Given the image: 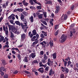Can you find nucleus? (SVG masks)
Returning <instances> with one entry per match:
<instances>
[{"mask_svg": "<svg viewBox=\"0 0 78 78\" xmlns=\"http://www.w3.org/2000/svg\"><path fill=\"white\" fill-rule=\"evenodd\" d=\"M24 10V9H17L18 11H19V12H23Z\"/></svg>", "mask_w": 78, "mask_h": 78, "instance_id": "nucleus-26", "label": "nucleus"}, {"mask_svg": "<svg viewBox=\"0 0 78 78\" xmlns=\"http://www.w3.org/2000/svg\"><path fill=\"white\" fill-rule=\"evenodd\" d=\"M55 73L54 71H53V69L52 68H51V70L49 71V76H51V75H54Z\"/></svg>", "mask_w": 78, "mask_h": 78, "instance_id": "nucleus-6", "label": "nucleus"}, {"mask_svg": "<svg viewBox=\"0 0 78 78\" xmlns=\"http://www.w3.org/2000/svg\"><path fill=\"white\" fill-rule=\"evenodd\" d=\"M14 16V14H12L8 18V19H11V18H12V16Z\"/></svg>", "mask_w": 78, "mask_h": 78, "instance_id": "nucleus-37", "label": "nucleus"}, {"mask_svg": "<svg viewBox=\"0 0 78 78\" xmlns=\"http://www.w3.org/2000/svg\"><path fill=\"white\" fill-rule=\"evenodd\" d=\"M32 33L33 34V36H35V35L37 34V32H36V30H34L32 31Z\"/></svg>", "mask_w": 78, "mask_h": 78, "instance_id": "nucleus-16", "label": "nucleus"}, {"mask_svg": "<svg viewBox=\"0 0 78 78\" xmlns=\"http://www.w3.org/2000/svg\"><path fill=\"white\" fill-rule=\"evenodd\" d=\"M65 77V76H64V74H62L60 75V78H64Z\"/></svg>", "mask_w": 78, "mask_h": 78, "instance_id": "nucleus-48", "label": "nucleus"}, {"mask_svg": "<svg viewBox=\"0 0 78 78\" xmlns=\"http://www.w3.org/2000/svg\"><path fill=\"white\" fill-rule=\"evenodd\" d=\"M9 45L8 44H6L5 45V46H4V48H5L6 47V48H9Z\"/></svg>", "mask_w": 78, "mask_h": 78, "instance_id": "nucleus-63", "label": "nucleus"}, {"mask_svg": "<svg viewBox=\"0 0 78 78\" xmlns=\"http://www.w3.org/2000/svg\"><path fill=\"white\" fill-rule=\"evenodd\" d=\"M3 18H4V15L2 14L1 17L0 18V22H1L2 21V20L3 19Z\"/></svg>", "mask_w": 78, "mask_h": 78, "instance_id": "nucleus-27", "label": "nucleus"}, {"mask_svg": "<svg viewBox=\"0 0 78 78\" xmlns=\"http://www.w3.org/2000/svg\"><path fill=\"white\" fill-rule=\"evenodd\" d=\"M22 14H24V15H27V12L25 11H23L22 12Z\"/></svg>", "mask_w": 78, "mask_h": 78, "instance_id": "nucleus-61", "label": "nucleus"}, {"mask_svg": "<svg viewBox=\"0 0 78 78\" xmlns=\"http://www.w3.org/2000/svg\"><path fill=\"white\" fill-rule=\"evenodd\" d=\"M1 69L4 72H6V69H5V68L3 67H1Z\"/></svg>", "mask_w": 78, "mask_h": 78, "instance_id": "nucleus-31", "label": "nucleus"}, {"mask_svg": "<svg viewBox=\"0 0 78 78\" xmlns=\"http://www.w3.org/2000/svg\"><path fill=\"white\" fill-rule=\"evenodd\" d=\"M21 17H20V19L21 20H23V19H24V15H23L22 14H21Z\"/></svg>", "mask_w": 78, "mask_h": 78, "instance_id": "nucleus-29", "label": "nucleus"}, {"mask_svg": "<svg viewBox=\"0 0 78 78\" xmlns=\"http://www.w3.org/2000/svg\"><path fill=\"white\" fill-rule=\"evenodd\" d=\"M9 24V22L5 23V26H7L9 27V30L10 31H11L12 32H14L15 31V30H16V28L15 26H13V25H10Z\"/></svg>", "mask_w": 78, "mask_h": 78, "instance_id": "nucleus-1", "label": "nucleus"}, {"mask_svg": "<svg viewBox=\"0 0 78 78\" xmlns=\"http://www.w3.org/2000/svg\"><path fill=\"white\" fill-rule=\"evenodd\" d=\"M15 23L16 25H19V26H20V25H21V24L19 21H16L15 22Z\"/></svg>", "mask_w": 78, "mask_h": 78, "instance_id": "nucleus-15", "label": "nucleus"}, {"mask_svg": "<svg viewBox=\"0 0 78 78\" xmlns=\"http://www.w3.org/2000/svg\"><path fill=\"white\" fill-rule=\"evenodd\" d=\"M34 72L35 75H36V76L39 75V74H38V73L36 71H34Z\"/></svg>", "mask_w": 78, "mask_h": 78, "instance_id": "nucleus-57", "label": "nucleus"}, {"mask_svg": "<svg viewBox=\"0 0 78 78\" xmlns=\"http://www.w3.org/2000/svg\"><path fill=\"white\" fill-rule=\"evenodd\" d=\"M68 62V65H67V66H69L70 64H72V62L71 61H68L67 62Z\"/></svg>", "mask_w": 78, "mask_h": 78, "instance_id": "nucleus-49", "label": "nucleus"}, {"mask_svg": "<svg viewBox=\"0 0 78 78\" xmlns=\"http://www.w3.org/2000/svg\"><path fill=\"white\" fill-rule=\"evenodd\" d=\"M8 41V38H7V37H6L5 39L4 38L3 41V42L5 43L6 41Z\"/></svg>", "mask_w": 78, "mask_h": 78, "instance_id": "nucleus-25", "label": "nucleus"}, {"mask_svg": "<svg viewBox=\"0 0 78 78\" xmlns=\"http://www.w3.org/2000/svg\"><path fill=\"white\" fill-rule=\"evenodd\" d=\"M74 8H75V5H72L71 7V9L73 11L74 9Z\"/></svg>", "mask_w": 78, "mask_h": 78, "instance_id": "nucleus-46", "label": "nucleus"}, {"mask_svg": "<svg viewBox=\"0 0 78 78\" xmlns=\"http://www.w3.org/2000/svg\"><path fill=\"white\" fill-rule=\"evenodd\" d=\"M61 7H60V6H58L57 7H56V9H57V10H58V11H59L60 9V8Z\"/></svg>", "mask_w": 78, "mask_h": 78, "instance_id": "nucleus-50", "label": "nucleus"}, {"mask_svg": "<svg viewBox=\"0 0 78 78\" xmlns=\"http://www.w3.org/2000/svg\"><path fill=\"white\" fill-rule=\"evenodd\" d=\"M44 16L45 18H46V17H47V13L46 12L44 13Z\"/></svg>", "mask_w": 78, "mask_h": 78, "instance_id": "nucleus-62", "label": "nucleus"}, {"mask_svg": "<svg viewBox=\"0 0 78 78\" xmlns=\"http://www.w3.org/2000/svg\"><path fill=\"white\" fill-rule=\"evenodd\" d=\"M17 57L19 60H21V55L20 54L18 55Z\"/></svg>", "mask_w": 78, "mask_h": 78, "instance_id": "nucleus-35", "label": "nucleus"}, {"mask_svg": "<svg viewBox=\"0 0 78 78\" xmlns=\"http://www.w3.org/2000/svg\"><path fill=\"white\" fill-rule=\"evenodd\" d=\"M0 42H2V41H3L4 39V37H3V36H2V35H1L0 36Z\"/></svg>", "mask_w": 78, "mask_h": 78, "instance_id": "nucleus-20", "label": "nucleus"}, {"mask_svg": "<svg viewBox=\"0 0 78 78\" xmlns=\"http://www.w3.org/2000/svg\"><path fill=\"white\" fill-rule=\"evenodd\" d=\"M23 61L25 62H28V57H25L23 60Z\"/></svg>", "mask_w": 78, "mask_h": 78, "instance_id": "nucleus-12", "label": "nucleus"}, {"mask_svg": "<svg viewBox=\"0 0 78 78\" xmlns=\"http://www.w3.org/2000/svg\"><path fill=\"white\" fill-rule=\"evenodd\" d=\"M21 26L22 29H25V26L22 23H21Z\"/></svg>", "mask_w": 78, "mask_h": 78, "instance_id": "nucleus-47", "label": "nucleus"}, {"mask_svg": "<svg viewBox=\"0 0 78 78\" xmlns=\"http://www.w3.org/2000/svg\"><path fill=\"white\" fill-rule=\"evenodd\" d=\"M49 69H50V67L49 66H47L45 68V70L46 71H48L49 70Z\"/></svg>", "mask_w": 78, "mask_h": 78, "instance_id": "nucleus-36", "label": "nucleus"}, {"mask_svg": "<svg viewBox=\"0 0 78 78\" xmlns=\"http://www.w3.org/2000/svg\"><path fill=\"white\" fill-rule=\"evenodd\" d=\"M52 56H53V59H56V53H54L52 55Z\"/></svg>", "mask_w": 78, "mask_h": 78, "instance_id": "nucleus-23", "label": "nucleus"}, {"mask_svg": "<svg viewBox=\"0 0 78 78\" xmlns=\"http://www.w3.org/2000/svg\"><path fill=\"white\" fill-rule=\"evenodd\" d=\"M28 3L26 2H25L24 4H23V5H24V6H28Z\"/></svg>", "mask_w": 78, "mask_h": 78, "instance_id": "nucleus-55", "label": "nucleus"}, {"mask_svg": "<svg viewBox=\"0 0 78 78\" xmlns=\"http://www.w3.org/2000/svg\"><path fill=\"white\" fill-rule=\"evenodd\" d=\"M62 60H63V62L64 63V66H65V67H66V66H67V61L64 60V59H63Z\"/></svg>", "mask_w": 78, "mask_h": 78, "instance_id": "nucleus-17", "label": "nucleus"}, {"mask_svg": "<svg viewBox=\"0 0 78 78\" xmlns=\"http://www.w3.org/2000/svg\"><path fill=\"white\" fill-rule=\"evenodd\" d=\"M61 69L62 70V71H63V72H65V73L66 74H67L69 72V69L66 67H63L62 66L61 67Z\"/></svg>", "mask_w": 78, "mask_h": 78, "instance_id": "nucleus-2", "label": "nucleus"}, {"mask_svg": "<svg viewBox=\"0 0 78 78\" xmlns=\"http://www.w3.org/2000/svg\"><path fill=\"white\" fill-rule=\"evenodd\" d=\"M34 19V17H33V16H31L30 18H29V20H30V21L31 22H33V20Z\"/></svg>", "mask_w": 78, "mask_h": 78, "instance_id": "nucleus-19", "label": "nucleus"}, {"mask_svg": "<svg viewBox=\"0 0 78 78\" xmlns=\"http://www.w3.org/2000/svg\"><path fill=\"white\" fill-rule=\"evenodd\" d=\"M12 50H16L17 51H19V49L17 48H12Z\"/></svg>", "mask_w": 78, "mask_h": 78, "instance_id": "nucleus-38", "label": "nucleus"}, {"mask_svg": "<svg viewBox=\"0 0 78 78\" xmlns=\"http://www.w3.org/2000/svg\"><path fill=\"white\" fill-rule=\"evenodd\" d=\"M72 32L73 33V34H75V33H76V30H75V29L74 28L72 29Z\"/></svg>", "mask_w": 78, "mask_h": 78, "instance_id": "nucleus-44", "label": "nucleus"}, {"mask_svg": "<svg viewBox=\"0 0 78 78\" xmlns=\"http://www.w3.org/2000/svg\"><path fill=\"white\" fill-rule=\"evenodd\" d=\"M5 63H6V61L5 60H3L2 61V63L3 65H5Z\"/></svg>", "mask_w": 78, "mask_h": 78, "instance_id": "nucleus-56", "label": "nucleus"}, {"mask_svg": "<svg viewBox=\"0 0 78 78\" xmlns=\"http://www.w3.org/2000/svg\"><path fill=\"white\" fill-rule=\"evenodd\" d=\"M66 39H67V36H65L64 34L62 35L61 37V39H62L61 41V43H63L66 40Z\"/></svg>", "mask_w": 78, "mask_h": 78, "instance_id": "nucleus-3", "label": "nucleus"}, {"mask_svg": "<svg viewBox=\"0 0 78 78\" xmlns=\"http://www.w3.org/2000/svg\"><path fill=\"white\" fill-rule=\"evenodd\" d=\"M39 62H38V61L37 60H34L33 62H32V64L33 65H34V64H38Z\"/></svg>", "mask_w": 78, "mask_h": 78, "instance_id": "nucleus-11", "label": "nucleus"}, {"mask_svg": "<svg viewBox=\"0 0 78 78\" xmlns=\"http://www.w3.org/2000/svg\"><path fill=\"white\" fill-rule=\"evenodd\" d=\"M50 47H51L53 45V41H50L49 42Z\"/></svg>", "mask_w": 78, "mask_h": 78, "instance_id": "nucleus-21", "label": "nucleus"}, {"mask_svg": "<svg viewBox=\"0 0 78 78\" xmlns=\"http://www.w3.org/2000/svg\"><path fill=\"white\" fill-rule=\"evenodd\" d=\"M46 43L45 41H43L42 42H41L40 43V45H41L43 47H45V45H46Z\"/></svg>", "mask_w": 78, "mask_h": 78, "instance_id": "nucleus-7", "label": "nucleus"}, {"mask_svg": "<svg viewBox=\"0 0 78 78\" xmlns=\"http://www.w3.org/2000/svg\"><path fill=\"white\" fill-rule=\"evenodd\" d=\"M59 28V25H55L54 29L55 30H57Z\"/></svg>", "mask_w": 78, "mask_h": 78, "instance_id": "nucleus-30", "label": "nucleus"}, {"mask_svg": "<svg viewBox=\"0 0 78 78\" xmlns=\"http://www.w3.org/2000/svg\"><path fill=\"white\" fill-rule=\"evenodd\" d=\"M43 68V67H41L40 68H39L38 70L40 72V73H44V71Z\"/></svg>", "mask_w": 78, "mask_h": 78, "instance_id": "nucleus-9", "label": "nucleus"}, {"mask_svg": "<svg viewBox=\"0 0 78 78\" xmlns=\"http://www.w3.org/2000/svg\"><path fill=\"white\" fill-rule=\"evenodd\" d=\"M67 15L66 14H65L64 16V20H67Z\"/></svg>", "mask_w": 78, "mask_h": 78, "instance_id": "nucleus-34", "label": "nucleus"}, {"mask_svg": "<svg viewBox=\"0 0 78 78\" xmlns=\"http://www.w3.org/2000/svg\"><path fill=\"white\" fill-rule=\"evenodd\" d=\"M3 30L5 32V34L7 35L8 34V26H6L5 27V26H3Z\"/></svg>", "mask_w": 78, "mask_h": 78, "instance_id": "nucleus-4", "label": "nucleus"}, {"mask_svg": "<svg viewBox=\"0 0 78 78\" xmlns=\"http://www.w3.org/2000/svg\"><path fill=\"white\" fill-rule=\"evenodd\" d=\"M8 78V75H7V74L4 75V78Z\"/></svg>", "mask_w": 78, "mask_h": 78, "instance_id": "nucleus-64", "label": "nucleus"}, {"mask_svg": "<svg viewBox=\"0 0 78 78\" xmlns=\"http://www.w3.org/2000/svg\"><path fill=\"white\" fill-rule=\"evenodd\" d=\"M46 5H52V1H51L48 0L45 2Z\"/></svg>", "mask_w": 78, "mask_h": 78, "instance_id": "nucleus-10", "label": "nucleus"}, {"mask_svg": "<svg viewBox=\"0 0 78 78\" xmlns=\"http://www.w3.org/2000/svg\"><path fill=\"white\" fill-rule=\"evenodd\" d=\"M38 42H39V40H37L35 42H33V43H32V45H34L35 44H37Z\"/></svg>", "mask_w": 78, "mask_h": 78, "instance_id": "nucleus-28", "label": "nucleus"}, {"mask_svg": "<svg viewBox=\"0 0 78 78\" xmlns=\"http://www.w3.org/2000/svg\"><path fill=\"white\" fill-rule=\"evenodd\" d=\"M36 53L35 52L32 53L30 54V56H31L32 58H34L35 57H36Z\"/></svg>", "mask_w": 78, "mask_h": 78, "instance_id": "nucleus-8", "label": "nucleus"}, {"mask_svg": "<svg viewBox=\"0 0 78 78\" xmlns=\"http://www.w3.org/2000/svg\"><path fill=\"white\" fill-rule=\"evenodd\" d=\"M28 36H30V38H32L33 36V33L31 34V32H29L28 33Z\"/></svg>", "mask_w": 78, "mask_h": 78, "instance_id": "nucleus-14", "label": "nucleus"}, {"mask_svg": "<svg viewBox=\"0 0 78 78\" xmlns=\"http://www.w3.org/2000/svg\"><path fill=\"white\" fill-rule=\"evenodd\" d=\"M40 37L41 38H44L45 37V36H44V34H41V35H40Z\"/></svg>", "mask_w": 78, "mask_h": 78, "instance_id": "nucleus-52", "label": "nucleus"}, {"mask_svg": "<svg viewBox=\"0 0 78 78\" xmlns=\"http://www.w3.org/2000/svg\"><path fill=\"white\" fill-rule=\"evenodd\" d=\"M29 3H30L31 5H33L34 3H33V1L32 0H29Z\"/></svg>", "mask_w": 78, "mask_h": 78, "instance_id": "nucleus-39", "label": "nucleus"}, {"mask_svg": "<svg viewBox=\"0 0 78 78\" xmlns=\"http://www.w3.org/2000/svg\"><path fill=\"white\" fill-rule=\"evenodd\" d=\"M73 32H72V31H70V37H72V36H73Z\"/></svg>", "mask_w": 78, "mask_h": 78, "instance_id": "nucleus-45", "label": "nucleus"}, {"mask_svg": "<svg viewBox=\"0 0 78 78\" xmlns=\"http://www.w3.org/2000/svg\"><path fill=\"white\" fill-rule=\"evenodd\" d=\"M15 31L14 32V33H15V34H19V32L18 31H17V30H16V29Z\"/></svg>", "mask_w": 78, "mask_h": 78, "instance_id": "nucleus-43", "label": "nucleus"}, {"mask_svg": "<svg viewBox=\"0 0 78 78\" xmlns=\"http://www.w3.org/2000/svg\"><path fill=\"white\" fill-rule=\"evenodd\" d=\"M47 58V55H46V54H44V59H46Z\"/></svg>", "mask_w": 78, "mask_h": 78, "instance_id": "nucleus-53", "label": "nucleus"}, {"mask_svg": "<svg viewBox=\"0 0 78 78\" xmlns=\"http://www.w3.org/2000/svg\"><path fill=\"white\" fill-rule=\"evenodd\" d=\"M0 72L1 73V75H2V76H3V75H4V73H3V71H2V70L1 69H0Z\"/></svg>", "mask_w": 78, "mask_h": 78, "instance_id": "nucleus-41", "label": "nucleus"}, {"mask_svg": "<svg viewBox=\"0 0 78 78\" xmlns=\"http://www.w3.org/2000/svg\"><path fill=\"white\" fill-rule=\"evenodd\" d=\"M10 37L11 38H13V37H14V34H13L12 32L11 33Z\"/></svg>", "mask_w": 78, "mask_h": 78, "instance_id": "nucleus-58", "label": "nucleus"}, {"mask_svg": "<svg viewBox=\"0 0 78 78\" xmlns=\"http://www.w3.org/2000/svg\"><path fill=\"white\" fill-rule=\"evenodd\" d=\"M57 1L60 3V5H62V2L61 0H57Z\"/></svg>", "mask_w": 78, "mask_h": 78, "instance_id": "nucleus-33", "label": "nucleus"}, {"mask_svg": "<svg viewBox=\"0 0 78 78\" xmlns=\"http://www.w3.org/2000/svg\"><path fill=\"white\" fill-rule=\"evenodd\" d=\"M73 69L75 71H77V72H78V69L76 67H74Z\"/></svg>", "mask_w": 78, "mask_h": 78, "instance_id": "nucleus-40", "label": "nucleus"}, {"mask_svg": "<svg viewBox=\"0 0 78 78\" xmlns=\"http://www.w3.org/2000/svg\"><path fill=\"white\" fill-rule=\"evenodd\" d=\"M26 36V35L25 34H23L21 35V39H25Z\"/></svg>", "mask_w": 78, "mask_h": 78, "instance_id": "nucleus-13", "label": "nucleus"}, {"mask_svg": "<svg viewBox=\"0 0 78 78\" xmlns=\"http://www.w3.org/2000/svg\"><path fill=\"white\" fill-rule=\"evenodd\" d=\"M74 26H75V24H74V23H73L71 25L70 27L71 28H73V27Z\"/></svg>", "mask_w": 78, "mask_h": 78, "instance_id": "nucleus-59", "label": "nucleus"}, {"mask_svg": "<svg viewBox=\"0 0 78 78\" xmlns=\"http://www.w3.org/2000/svg\"><path fill=\"white\" fill-rule=\"evenodd\" d=\"M36 38V36H34L31 39V41L32 42H33L34 41H35V39Z\"/></svg>", "mask_w": 78, "mask_h": 78, "instance_id": "nucleus-22", "label": "nucleus"}, {"mask_svg": "<svg viewBox=\"0 0 78 78\" xmlns=\"http://www.w3.org/2000/svg\"><path fill=\"white\" fill-rule=\"evenodd\" d=\"M36 8L38 9H41L42 8H41V6H38L36 7Z\"/></svg>", "mask_w": 78, "mask_h": 78, "instance_id": "nucleus-42", "label": "nucleus"}, {"mask_svg": "<svg viewBox=\"0 0 78 78\" xmlns=\"http://www.w3.org/2000/svg\"><path fill=\"white\" fill-rule=\"evenodd\" d=\"M59 30H57L56 32L55 33V36H57L58 34V33H59Z\"/></svg>", "mask_w": 78, "mask_h": 78, "instance_id": "nucleus-32", "label": "nucleus"}, {"mask_svg": "<svg viewBox=\"0 0 78 78\" xmlns=\"http://www.w3.org/2000/svg\"><path fill=\"white\" fill-rule=\"evenodd\" d=\"M51 61L50 60V58H48V62H47V64L48 66H51V65H50V62Z\"/></svg>", "mask_w": 78, "mask_h": 78, "instance_id": "nucleus-18", "label": "nucleus"}, {"mask_svg": "<svg viewBox=\"0 0 78 78\" xmlns=\"http://www.w3.org/2000/svg\"><path fill=\"white\" fill-rule=\"evenodd\" d=\"M23 22H26V23H27V19L26 18H24L23 19V20H22Z\"/></svg>", "mask_w": 78, "mask_h": 78, "instance_id": "nucleus-51", "label": "nucleus"}, {"mask_svg": "<svg viewBox=\"0 0 78 78\" xmlns=\"http://www.w3.org/2000/svg\"><path fill=\"white\" fill-rule=\"evenodd\" d=\"M9 2L6 1L5 2V3H4L2 5V7L3 8H6L7 6H9Z\"/></svg>", "mask_w": 78, "mask_h": 78, "instance_id": "nucleus-5", "label": "nucleus"}, {"mask_svg": "<svg viewBox=\"0 0 78 78\" xmlns=\"http://www.w3.org/2000/svg\"><path fill=\"white\" fill-rule=\"evenodd\" d=\"M18 73V71L15 70L14 72L13 73V74H17Z\"/></svg>", "mask_w": 78, "mask_h": 78, "instance_id": "nucleus-60", "label": "nucleus"}, {"mask_svg": "<svg viewBox=\"0 0 78 78\" xmlns=\"http://www.w3.org/2000/svg\"><path fill=\"white\" fill-rule=\"evenodd\" d=\"M43 16V14H40L38 16V17L39 19H42V17H43L42 16Z\"/></svg>", "mask_w": 78, "mask_h": 78, "instance_id": "nucleus-24", "label": "nucleus"}, {"mask_svg": "<svg viewBox=\"0 0 78 78\" xmlns=\"http://www.w3.org/2000/svg\"><path fill=\"white\" fill-rule=\"evenodd\" d=\"M24 72L26 73H27V74H30V73H31L30 72H29L28 71H27V70L25 71Z\"/></svg>", "mask_w": 78, "mask_h": 78, "instance_id": "nucleus-54", "label": "nucleus"}]
</instances>
